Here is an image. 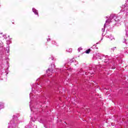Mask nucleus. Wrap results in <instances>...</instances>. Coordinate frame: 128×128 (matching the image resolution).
Wrapping results in <instances>:
<instances>
[{
  "label": "nucleus",
  "instance_id": "obj_3",
  "mask_svg": "<svg viewBox=\"0 0 128 128\" xmlns=\"http://www.w3.org/2000/svg\"><path fill=\"white\" fill-rule=\"evenodd\" d=\"M50 72H52V70H50V69H48V70H47V73L48 74H50Z\"/></svg>",
  "mask_w": 128,
  "mask_h": 128
},
{
  "label": "nucleus",
  "instance_id": "obj_4",
  "mask_svg": "<svg viewBox=\"0 0 128 128\" xmlns=\"http://www.w3.org/2000/svg\"><path fill=\"white\" fill-rule=\"evenodd\" d=\"M12 24H14V23L12 22Z\"/></svg>",
  "mask_w": 128,
  "mask_h": 128
},
{
  "label": "nucleus",
  "instance_id": "obj_1",
  "mask_svg": "<svg viewBox=\"0 0 128 128\" xmlns=\"http://www.w3.org/2000/svg\"><path fill=\"white\" fill-rule=\"evenodd\" d=\"M91 50H92L89 48V49L86 50L85 52H86V54H90V52Z\"/></svg>",
  "mask_w": 128,
  "mask_h": 128
},
{
  "label": "nucleus",
  "instance_id": "obj_2",
  "mask_svg": "<svg viewBox=\"0 0 128 128\" xmlns=\"http://www.w3.org/2000/svg\"><path fill=\"white\" fill-rule=\"evenodd\" d=\"M34 12L36 14H37V16H38V10H33Z\"/></svg>",
  "mask_w": 128,
  "mask_h": 128
}]
</instances>
